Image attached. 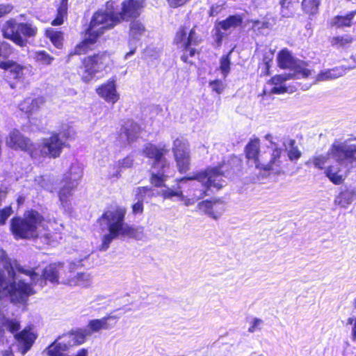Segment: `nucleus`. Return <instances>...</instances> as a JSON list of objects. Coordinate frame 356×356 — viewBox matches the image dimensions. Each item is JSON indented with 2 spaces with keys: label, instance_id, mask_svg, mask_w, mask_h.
Instances as JSON below:
<instances>
[{
  "label": "nucleus",
  "instance_id": "nucleus-5",
  "mask_svg": "<svg viewBox=\"0 0 356 356\" xmlns=\"http://www.w3.org/2000/svg\"><path fill=\"white\" fill-rule=\"evenodd\" d=\"M119 22L120 17L115 12L113 2H107L104 9H100L93 15L84 40L76 47L75 53L81 54L85 52L105 31L113 28Z\"/></svg>",
  "mask_w": 356,
  "mask_h": 356
},
{
  "label": "nucleus",
  "instance_id": "nucleus-35",
  "mask_svg": "<svg viewBox=\"0 0 356 356\" xmlns=\"http://www.w3.org/2000/svg\"><path fill=\"white\" fill-rule=\"evenodd\" d=\"M326 176L334 184H341L344 180V176L337 165L329 166L325 171Z\"/></svg>",
  "mask_w": 356,
  "mask_h": 356
},
{
  "label": "nucleus",
  "instance_id": "nucleus-14",
  "mask_svg": "<svg viewBox=\"0 0 356 356\" xmlns=\"http://www.w3.org/2000/svg\"><path fill=\"white\" fill-rule=\"evenodd\" d=\"M279 67L289 69L293 71L291 74L297 79L309 77L312 71L307 68V65L301 60H296L287 49H282L277 55Z\"/></svg>",
  "mask_w": 356,
  "mask_h": 356
},
{
  "label": "nucleus",
  "instance_id": "nucleus-17",
  "mask_svg": "<svg viewBox=\"0 0 356 356\" xmlns=\"http://www.w3.org/2000/svg\"><path fill=\"white\" fill-rule=\"evenodd\" d=\"M0 67L5 70L6 76L9 79L22 81L26 75H32L31 65H22L12 60L0 63Z\"/></svg>",
  "mask_w": 356,
  "mask_h": 356
},
{
  "label": "nucleus",
  "instance_id": "nucleus-52",
  "mask_svg": "<svg viewBox=\"0 0 356 356\" xmlns=\"http://www.w3.org/2000/svg\"><path fill=\"white\" fill-rule=\"evenodd\" d=\"M13 211L10 207L0 210V225H3L8 218L11 215Z\"/></svg>",
  "mask_w": 356,
  "mask_h": 356
},
{
  "label": "nucleus",
  "instance_id": "nucleus-31",
  "mask_svg": "<svg viewBox=\"0 0 356 356\" xmlns=\"http://www.w3.org/2000/svg\"><path fill=\"white\" fill-rule=\"evenodd\" d=\"M293 76L291 74H282L273 76L270 82L274 86L270 89V92L275 94H282L286 92V87L283 85L286 80L292 79Z\"/></svg>",
  "mask_w": 356,
  "mask_h": 356
},
{
  "label": "nucleus",
  "instance_id": "nucleus-11",
  "mask_svg": "<svg viewBox=\"0 0 356 356\" xmlns=\"http://www.w3.org/2000/svg\"><path fill=\"white\" fill-rule=\"evenodd\" d=\"M3 35L19 47L26 45L25 38L35 37L38 32L36 26L31 23H17L14 19L7 21L2 29Z\"/></svg>",
  "mask_w": 356,
  "mask_h": 356
},
{
  "label": "nucleus",
  "instance_id": "nucleus-13",
  "mask_svg": "<svg viewBox=\"0 0 356 356\" xmlns=\"http://www.w3.org/2000/svg\"><path fill=\"white\" fill-rule=\"evenodd\" d=\"M110 63L109 56L104 53L93 56L85 58L83 60L82 80L88 83L92 81L98 73L103 72Z\"/></svg>",
  "mask_w": 356,
  "mask_h": 356
},
{
  "label": "nucleus",
  "instance_id": "nucleus-37",
  "mask_svg": "<svg viewBox=\"0 0 356 356\" xmlns=\"http://www.w3.org/2000/svg\"><path fill=\"white\" fill-rule=\"evenodd\" d=\"M121 172L119 165L116 162H114L107 167L104 176L110 181L115 182L120 178Z\"/></svg>",
  "mask_w": 356,
  "mask_h": 356
},
{
  "label": "nucleus",
  "instance_id": "nucleus-59",
  "mask_svg": "<svg viewBox=\"0 0 356 356\" xmlns=\"http://www.w3.org/2000/svg\"><path fill=\"white\" fill-rule=\"evenodd\" d=\"M264 25V23H263V22L261 23L259 21H255V22H254V24H253L252 27L254 29H260V28L263 27Z\"/></svg>",
  "mask_w": 356,
  "mask_h": 356
},
{
  "label": "nucleus",
  "instance_id": "nucleus-8",
  "mask_svg": "<svg viewBox=\"0 0 356 356\" xmlns=\"http://www.w3.org/2000/svg\"><path fill=\"white\" fill-rule=\"evenodd\" d=\"M265 139L270 145L262 158V162L258 163L257 168L275 175L284 173L289 166V161L285 152L278 143V138L268 134L265 136Z\"/></svg>",
  "mask_w": 356,
  "mask_h": 356
},
{
  "label": "nucleus",
  "instance_id": "nucleus-15",
  "mask_svg": "<svg viewBox=\"0 0 356 356\" xmlns=\"http://www.w3.org/2000/svg\"><path fill=\"white\" fill-rule=\"evenodd\" d=\"M200 41L201 38L195 33V27L191 29L183 27L177 32L175 42L179 48L186 50V53L181 57L182 60H186V53H188L190 56H194L195 50L190 47L197 45Z\"/></svg>",
  "mask_w": 356,
  "mask_h": 356
},
{
  "label": "nucleus",
  "instance_id": "nucleus-53",
  "mask_svg": "<svg viewBox=\"0 0 356 356\" xmlns=\"http://www.w3.org/2000/svg\"><path fill=\"white\" fill-rule=\"evenodd\" d=\"M262 323H263V321L261 319L257 318H254L251 321V325H250V327L248 328V331L250 332H254L256 330L260 329V327L262 325Z\"/></svg>",
  "mask_w": 356,
  "mask_h": 356
},
{
  "label": "nucleus",
  "instance_id": "nucleus-19",
  "mask_svg": "<svg viewBox=\"0 0 356 356\" xmlns=\"http://www.w3.org/2000/svg\"><path fill=\"white\" fill-rule=\"evenodd\" d=\"M6 144L10 148L27 152L30 155L35 146V144H32L29 138L24 137L19 131L15 129L9 133L6 140Z\"/></svg>",
  "mask_w": 356,
  "mask_h": 356
},
{
  "label": "nucleus",
  "instance_id": "nucleus-34",
  "mask_svg": "<svg viewBox=\"0 0 356 356\" xmlns=\"http://www.w3.org/2000/svg\"><path fill=\"white\" fill-rule=\"evenodd\" d=\"M346 73V69L343 67H337L334 69L321 72L316 77L317 81L332 80L342 76Z\"/></svg>",
  "mask_w": 356,
  "mask_h": 356
},
{
  "label": "nucleus",
  "instance_id": "nucleus-2",
  "mask_svg": "<svg viewBox=\"0 0 356 356\" xmlns=\"http://www.w3.org/2000/svg\"><path fill=\"white\" fill-rule=\"evenodd\" d=\"M226 170L225 163H220L218 165L207 168L194 177L181 179L179 183L187 184L190 188L186 195H184L180 185L177 188L166 187L161 190L159 194L164 199L172 200L177 197L179 200L183 201L186 206L193 205L204 197L208 191H218L226 184Z\"/></svg>",
  "mask_w": 356,
  "mask_h": 356
},
{
  "label": "nucleus",
  "instance_id": "nucleus-28",
  "mask_svg": "<svg viewBox=\"0 0 356 356\" xmlns=\"http://www.w3.org/2000/svg\"><path fill=\"white\" fill-rule=\"evenodd\" d=\"M140 131V127L131 120L124 122L121 129V134L124 135L128 142L134 141L137 138Z\"/></svg>",
  "mask_w": 356,
  "mask_h": 356
},
{
  "label": "nucleus",
  "instance_id": "nucleus-26",
  "mask_svg": "<svg viewBox=\"0 0 356 356\" xmlns=\"http://www.w3.org/2000/svg\"><path fill=\"white\" fill-rule=\"evenodd\" d=\"M72 347L71 341H65L63 337L58 338L45 350L49 356H68L65 352Z\"/></svg>",
  "mask_w": 356,
  "mask_h": 356
},
{
  "label": "nucleus",
  "instance_id": "nucleus-55",
  "mask_svg": "<svg viewBox=\"0 0 356 356\" xmlns=\"http://www.w3.org/2000/svg\"><path fill=\"white\" fill-rule=\"evenodd\" d=\"M13 10V6L10 4H0V17L9 13Z\"/></svg>",
  "mask_w": 356,
  "mask_h": 356
},
{
  "label": "nucleus",
  "instance_id": "nucleus-22",
  "mask_svg": "<svg viewBox=\"0 0 356 356\" xmlns=\"http://www.w3.org/2000/svg\"><path fill=\"white\" fill-rule=\"evenodd\" d=\"M143 8V1L140 0H127L122 3L121 11L116 13L120 17V22L127 20L131 17H137Z\"/></svg>",
  "mask_w": 356,
  "mask_h": 356
},
{
  "label": "nucleus",
  "instance_id": "nucleus-45",
  "mask_svg": "<svg viewBox=\"0 0 356 356\" xmlns=\"http://www.w3.org/2000/svg\"><path fill=\"white\" fill-rule=\"evenodd\" d=\"M231 53L232 51L228 54L222 56L220 60L219 70L222 74L223 79H225L230 72L231 61L229 55Z\"/></svg>",
  "mask_w": 356,
  "mask_h": 356
},
{
  "label": "nucleus",
  "instance_id": "nucleus-39",
  "mask_svg": "<svg viewBox=\"0 0 356 356\" xmlns=\"http://www.w3.org/2000/svg\"><path fill=\"white\" fill-rule=\"evenodd\" d=\"M46 35L56 48H61L63 40V33L61 32L57 31L54 29L49 28L46 30Z\"/></svg>",
  "mask_w": 356,
  "mask_h": 356
},
{
  "label": "nucleus",
  "instance_id": "nucleus-49",
  "mask_svg": "<svg viewBox=\"0 0 356 356\" xmlns=\"http://www.w3.org/2000/svg\"><path fill=\"white\" fill-rule=\"evenodd\" d=\"M209 86L211 87V90L216 92L217 94H220L225 88V85L220 80H214L210 81Z\"/></svg>",
  "mask_w": 356,
  "mask_h": 356
},
{
  "label": "nucleus",
  "instance_id": "nucleus-30",
  "mask_svg": "<svg viewBox=\"0 0 356 356\" xmlns=\"http://www.w3.org/2000/svg\"><path fill=\"white\" fill-rule=\"evenodd\" d=\"M44 103V99L42 97H38L35 99L27 98L19 104V109L26 113H32L39 108Z\"/></svg>",
  "mask_w": 356,
  "mask_h": 356
},
{
  "label": "nucleus",
  "instance_id": "nucleus-48",
  "mask_svg": "<svg viewBox=\"0 0 356 356\" xmlns=\"http://www.w3.org/2000/svg\"><path fill=\"white\" fill-rule=\"evenodd\" d=\"M13 52V48L10 44L3 42L0 44V57L7 58Z\"/></svg>",
  "mask_w": 356,
  "mask_h": 356
},
{
  "label": "nucleus",
  "instance_id": "nucleus-33",
  "mask_svg": "<svg viewBox=\"0 0 356 356\" xmlns=\"http://www.w3.org/2000/svg\"><path fill=\"white\" fill-rule=\"evenodd\" d=\"M242 23V17L240 15H233L229 17L225 20L218 22V29H222L225 31H231L239 26Z\"/></svg>",
  "mask_w": 356,
  "mask_h": 356
},
{
  "label": "nucleus",
  "instance_id": "nucleus-44",
  "mask_svg": "<svg viewBox=\"0 0 356 356\" xmlns=\"http://www.w3.org/2000/svg\"><path fill=\"white\" fill-rule=\"evenodd\" d=\"M319 4V0H303L302 7L305 13L314 15L318 12Z\"/></svg>",
  "mask_w": 356,
  "mask_h": 356
},
{
  "label": "nucleus",
  "instance_id": "nucleus-38",
  "mask_svg": "<svg viewBox=\"0 0 356 356\" xmlns=\"http://www.w3.org/2000/svg\"><path fill=\"white\" fill-rule=\"evenodd\" d=\"M353 38L350 35L335 36L331 38L330 43L332 47L339 49L344 48L351 44Z\"/></svg>",
  "mask_w": 356,
  "mask_h": 356
},
{
  "label": "nucleus",
  "instance_id": "nucleus-21",
  "mask_svg": "<svg viewBox=\"0 0 356 356\" xmlns=\"http://www.w3.org/2000/svg\"><path fill=\"white\" fill-rule=\"evenodd\" d=\"M145 31L144 25L140 21L136 20L131 22L129 41L131 50L125 54V59H128L134 54L136 49V42L144 35Z\"/></svg>",
  "mask_w": 356,
  "mask_h": 356
},
{
  "label": "nucleus",
  "instance_id": "nucleus-29",
  "mask_svg": "<svg viewBox=\"0 0 356 356\" xmlns=\"http://www.w3.org/2000/svg\"><path fill=\"white\" fill-rule=\"evenodd\" d=\"M260 143L258 138L250 140V142L246 146V155L248 159L254 160L255 165L257 167L259 162H262V158L264 155L259 157Z\"/></svg>",
  "mask_w": 356,
  "mask_h": 356
},
{
  "label": "nucleus",
  "instance_id": "nucleus-58",
  "mask_svg": "<svg viewBox=\"0 0 356 356\" xmlns=\"http://www.w3.org/2000/svg\"><path fill=\"white\" fill-rule=\"evenodd\" d=\"M68 356H88V351L87 349L81 348L76 353V355Z\"/></svg>",
  "mask_w": 356,
  "mask_h": 356
},
{
  "label": "nucleus",
  "instance_id": "nucleus-23",
  "mask_svg": "<svg viewBox=\"0 0 356 356\" xmlns=\"http://www.w3.org/2000/svg\"><path fill=\"white\" fill-rule=\"evenodd\" d=\"M200 211L213 219H218L225 211V204L220 200L202 201L198 204Z\"/></svg>",
  "mask_w": 356,
  "mask_h": 356
},
{
  "label": "nucleus",
  "instance_id": "nucleus-18",
  "mask_svg": "<svg viewBox=\"0 0 356 356\" xmlns=\"http://www.w3.org/2000/svg\"><path fill=\"white\" fill-rule=\"evenodd\" d=\"M69 264H72V268L71 270H67L65 277H62V284L70 286L90 287L92 283L91 275L88 273H77L74 274L73 271L76 269L77 265L74 262H71Z\"/></svg>",
  "mask_w": 356,
  "mask_h": 356
},
{
  "label": "nucleus",
  "instance_id": "nucleus-40",
  "mask_svg": "<svg viewBox=\"0 0 356 356\" xmlns=\"http://www.w3.org/2000/svg\"><path fill=\"white\" fill-rule=\"evenodd\" d=\"M356 15V11H352L346 16H337L333 19V24L338 28L350 26L353 19Z\"/></svg>",
  "mask_w": 356,
  "mask_h": 356
},
{
  "label": "nucleus",
  "instance_id": "nucleus-43",
  "mask_svg": "<svg viewBox=\"0 0 356 356\" xmlns=\"http://www.w3.org/2000/svg\"><path fill=\"white\" fill-rule=\"evenodd\" d=\"M67 0H61L60 6L58 8V14L56 19H54L51 24L54 26H58L63 23L64 17L67 14Z\"/></svg>",
  "mask_w": 356,
  "mask_h": 356
},
{
  "label": "nucleus",
  "instance_id": "nucleus-25",
  "mask_svg": "<svg viewBox=\"0 0 356 356\" xmlns=\"http://www.w3.org/2000/svg\"><path fill=\"white\" fill-rule=\"evenodd\" d=\"M355 200H356V188L355 187H347L342 189L335 197L334 203L341 208H348Z\"/></svg>",
  "mask_w": 356,
  "mask_h": 356
},
{
  "label": "nucleus",
  "instance_id": "nucleus-47",
  "mask_svg": "<svg viewBox=\"0 0 356 356\" xmlns=\"http://www.w3.org/2000/svg\"><path fill=\"white\" fill-rule=\"evenodd\" d=\"M134 193L137 201L143 202L146 195L152 196L154 195L153 190L148 187H138L136 188Z\"/></svg>",
  "mask_w": 356,
  "mask_h": 356
},
{
  "label": "nucleus",
  "instance_id": "nucleus-60",
  "mask_svg": "<svg viewBox=\"0 0 356 356\" xmlns=\"http://www.w3.org/2000/svg\"><path fill=\"white\" fill-rule=\"evenodd\" d=\"M6 197V193L0 190V202Z\"/></svg>",
  "mask_w": 356,
  "mask_h": 356
},
{
  "label": "nucleus",
  "instance_id": "nucleus-27",
  "mask_svg": "<svg viewBox=\"0 0 356 356\" xmlns=\"http://www.w3.org/2000/svg\"><path fill=\"white\" fill-rule=\"evenodd\" d=\"M284 147V151L288 156V161L296 162L301 156L302 153L296 145L295 140L291 138L285 139L282 143Z\"/></svg>",
  "mask_w": 356,
  "mask_h": 356
},
{
  "label": "nucleus",
  "instance_id": "nucleus-1",
  "mask_svg": "<svg viewBox=\"0 0 356 356\" xmlns=\"http://www.w3.org/2000/svg\"><path fill=\"white\" fill-rule=\"evenodd\" d=\"M72 264L54 263L47 266L40 275L35 270L25 269L17 260L8 258L6 252L0 251V299L9 297L15 303H24L29 296L35 293L33 286L41 288L45 281L62 284L67 270H71Z\"/></svg>",
  "mask_w": 356,
  "mask_h": 356
},
{
  "label": "nucleus",
  "instance_id": "nucleus-16",
  "mask_svg": "<svg viewBox=\"0 0 356 356\" xmlns=\"http://www.w3.org/2000/svg\"><path fill=\"white\" fill-rule=\"evenodd\" d=\"M172 152L177 168L180 172H186L190 168L191 155L188 142L183 138L173 141Z\"/></svg>",
  "mask_w": 356,
  "mask_h": 356
},
{
  "label": "nucleus",
  "instance_id": "nucleus-20",
  "mask_svg": "<svg viewBox=\"0 0 356 356\" xmlns=\"http://www.w3.org/2000/svg\"><path fill=\"white\" fill-rule=\"evenodd\" d=\"M97 94L109 104H114L120 99V93L117 90L116 79H110L106 82L98 86Z\"/></svg>",
  "mask_w": 356,
  "mask_h": 356
},
{
  "label": "nucleus",
  "instance_id": "nucleus-36",
  "mask_svg": "<svg viewBox=\"0 0 356 356\" xmlns=\"http://www.w3.org/2000/svg\"><path fill=\"white\" fill-rule=\"evenodd\" d=\"M35 183L40 188L52 192L54 189V179L50 175H44L36 177Z\"/></svg>",
  "mask_w": 356,
  "mask_h": 356
},
{
  "label": "nucleus",
  "instance_id": "nucleus-62",
  "mask_svg": "<svg viewBox=\"0 0 356 356\" xmlns=\"http://www.w3.org/2000/svg\"><path fill=\"white\" fill-rule=\"evenodd\" d=\"M353 305L354 307L356 309V298L354 299Z\"/></svg>",
  "mask_w": 356,
  "mask_h": 356
},
{
  "label": "nucleus",
  "instance_id": "nucleus-42",
  "mask_svg": "<svg viewBox=\"0 0 356 356\" xmlns=\"http://www.w3.org/2000/svg\"><path fill=\"white\" fill-rule=\"evenodd\" d=\"M31 56L35 60V62L43 65H49L54 60V58L47 54L45 51H34Z\"/></svg>",
  "mask_w": 356,
  "mask_h": 356
},
{
  "label": "nucleus",
  "instance_id": "nucleus-56",
  "mask_svg": "<svg viewBox=\"0 0 356 356\" xmlns=\"http://www.w3.org/2000/svg\"><path fill=\"white\" fill-rule=\"evenodd\" d=\"M189 0H168V2L171 7L177 8L184 5Z\"/></svg>",
  "mask_w": 356,
  "mask_h": 356
},
{
  "label": "nucleus",
  "instance_id": "nucleus-3",
  "mask_svg": "<svg viewBox=\"0 0 356 356\" xmlns=\"http://www.w3.org/2000/svg\"><path fill=\"white\" fill-rule=\"evenodd\" d=\"M127 210L124 207H117L105 211L99 219L100 225H105L107 232L102 236L99 245L101 251H106L112 241L118 238H129L136 240H145L147 236L144 227L131 226L125 222Z\"/></svg>",
  "mask_w": 356,
  "mask_h": 356
},
{
  "label": "nucleus",
  "instance_id": "nucleus-51",
  "mask_svg": "<svg viewBox=\"0 0 356 356\" xmlns=\"http://www.w3.org/2000/svg\"><path fill=\"white\" fill-rule=\"evenodd\" d=\"M116 163L122 170V169L131 167L134 163V159L131 156H127L122 159L118 160Z\"/></svg>",
  "mask_w": 356,
  "mask_h": 356
},
{
  "label": "nucleus",
  "instance_id": "nucleus-12",
  "mask_svg": "<svg viewBox=\"0 0 356 356\" xmlns=\"http://www.w3.org/2000/svg\"><path fill=\"white\" fill-rule=\"evenodd\" d=\"M65 146L66 142L59 138V134L52 133L50 137L43 138L39 143L35 144L31 156L37 161L44 157L56 159L60 156Z\"/></svg>",
  "mask_w": 356,
  "mask_h": 356
},
{
  "label": "nucleus",
  "instance_id": "nucleus-24",
  "mask_svg": "<svg viewBox=\"0 0 356 356\" xmlns=\"http://www.w3.org/2000/svg\"><path fill=\"white\" fill-rule=\"evenodd\" d=\"M119 317L115 315H108L99 319H93L88 322L87 330L90 334L97 332L102 330H111L113 328Z\"/></svg>",
  "mask_w": 356,
  "mask_h": 356
},
{
  "label": "nucleus",
  "instance_id": "nucleus-32",
  "mask_svg": "<svg viewBox=\"0 0 356 356\" xmlns=\"http://www.w3.org/2000/svg\"><path fill=\"white\" fill-rule=\"evenodd\" d=\"M90 335V331L86 329L78 330L74 333L63 337L65 341H71L72 346L82 344L86 341L87 337Z\"/></svg>",
  "mask_w": 356,
  "mask_h": 356
},
{
  "label": "nucleus",
  "instance_id": "nucleus-63",
  "mask_svg": "<svg viewBox=\"0 0 356 356\" xmlns=\"http://www.w3.org/2000/svg\"><path fill=\"white\" fill-rule=\"evenodd\" d=\"M266 67L268 68V62H266Z\"/></svg>",
  "mask_w": 356,
  "mask_h": 356
},
{
  "label": "nucleus",
  "instance_id": "nucleus-41",
  "mask_svg": "<svg viewBox=\"0 0 356 356\" xmlns=\"http://www.w3.org/2000/svg\"><path fill=\"white\" fill-rule=\"evenodd\" d=\"M53 133L59 134V138L65 141L66 140H73L76 136L74 128L67 124H63L58 131H54Z\"/></svg>",
  "mask_w": 356,
  "mask_h": 356
},
{
  "label": "nucleus",
  "instance_id": "nucleus-4",
  "mask_svg": "<svg viewBox=\"0 0 356 356\" xmlns=\"http://www.w3.org/2000/svg\"><path fill=\"white\" fill-rule=\"evenodd\" d=\"M11 231L15 238H39L44 244L51 245L58 238L50 234L44 219L33 210L26 213L23 218H13Z\"/></svg>",
  "mask_w": 356,
  "mask_h": 356
},
{
  "label": "nucleus",
  "instance_id": "nucleus-7",
  "mask_svg": "<svg viewBox=\"0 0 356 356\" xmlns=\"http://www.w3.org/2000/svg\"><path fill=\"white\" fill-rule=\"evenodd\" d=\"M143 154L153 159L152 167L154 170L159 169L157 172H153L150 178L151 184L155 187L165 186V182L168 178L166 173L170 168L168 160L164 156L168 152V146L160 143L158 145L152 143H147L143 149Z\"/></svg>",
  "mask_w": 356,
  "mask_h": 356
},
{
  "label": "nucleus",
  "instance_id": "nucleus-9",
  "mask_svg": "<svg viewBox=\"0 0 356 356\" xmlns=\"http://www.w3.org/2000/svg\"><path fill=\"white\" fill-rule=\"evenodd\" d=\"M20 328L17 319H9L0 316V341L8 343V338L14 334V338L19 343L22 355H24L32 346L36 339V334L30 327L24 328L21 332L16 333Z\"/></svg>",
  "mask_w": 356,
  "mask_h": 356
},
{
  "label": "nucleus",
  "instance_id": "nucleus-54",
  "mask_svg": "<svg viewBox=\"0 0 356 356\" xmlns=\"http://www.w3.org/2000/svg\"><path fill=\"white\" fill-rule=\"evenodd\" d=\"M223 8H224V7H223L222 3H221V4L217 3V4L213 5L210 9V15H211V16L217 15L218 13H220L223 10Z\"/></svg>",
  "mask_w": 356,
  "mask_h": 356
},
{
  "label": "nucleus",
  "instance_id": "nucleus-46",
  "mask_svg": "<svg viewBox=\"0 0 356 356\" xmlns=\"http://www.w3.org/2000/svg\"><path fill=\"white\" fill-rule=\"evenodd\" d=\"M298 1L299 0H282L281 3L282 15L286 17H291L294 13L293 4L297 3Z\"/></svg>",
  "mask_w": 356,
  "mask_h": 356
},
{
  "label": "nucleus",
  "instance_id": "nucleus-50",
  "mask_svg": "<svg viewBox=\"0 0 356 356\" xmlns=\"http://www.w3.org/2000/svg\"><path fill=\"white\" fill-rule=\"evenodd\" d=\"M347 325H351L350 337L351 340L356 342V317H349L347 319Z\"/></svg>",
  "mask_w": 356,
  "mask_h": 356
},
{
  "label": "nucleus",
  "instance_id": "nucleus-10",
  "mask_svg": "<svg viewBox=\"0 0 356 356\" xmlns=\"http://www.w3.org/2000/svg\"><path fill=\"white\" fill-rule=\"evenodd\" d=\"M83 175V167L78 162L72 163L65 175L63 185L58 193L59 200L64 211H72V191L76 188Z\"/></svg>",
  "mask_w": 356,
  "mask_h": 356
},
{
  "label": "nucleus",
  "instance_id": "nucleus-6",
  "mask_svg": "<svg viewBox=\"0 0 356 356\" xmlns=\"http://www.w3.org/2000/svg\"><path fill=\"white\" fill-rule=\"evenodd\" d=\"M332 159L345 167H351L356 162V143L351 140L334 143L327 154L315 156L310 162L316 168L322 169Z\"/></svg>",
  "mask_w": 356,
  "mask_h": 356
},
{
  "label": "nucleus",
  "instance_id": "nucleus-61",
  "mask_svg": "<svg viewBox=\"0 0 356 356\" xmlns=\"http://www.w3.org/2000/svg\"><path fill=\"white\" fill-rule=\"evenodd\" d=\"M4 356H13V353H11L10 350H6L4 352Z\"/></svg>",
  "mask_w": 356,
  "mask_h": 356
},
{
  "label": "nucleus",
  "instance_id": "nucleus-57",
  "mask_svg": "<svg viewBox=\"0 0 356 356\" xmlns=\"http://www.w3.org/2000/svg\"><path fill=\"white\" fill-rule=\"evenodd\" d=\"M133 212L135 214L141 213L143 211V204L141 201H137L132 207Z\"/></svg>",
  "mask_w": 356,
  "mask_h": 356
}]
</instances>
